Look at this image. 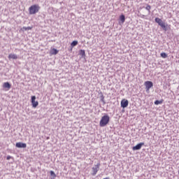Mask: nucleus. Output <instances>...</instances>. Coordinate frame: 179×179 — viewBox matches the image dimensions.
I'll list each match as a JSON object with an SVG mask.
<instances>
[{
	"label": "nucleus",
	"instance_id": "nucleus-8",
	"mask_svg": "<svg viewBox=\"0 0 179 179\" xmlns=\"http://www.w3.org/2000/svg\"><path fill=\"white\" fill-rule=\"evenodd\" d=\"M129 104V102L127 99H122L121 101V107L122 108H127V106Z\"/></svg>",
	"mask_w": 179,
	"mask_h": 179
},
{
	"label": "nucleus",
	"instance_id": "nucleus-20",
	"mask_svg": "<svg viewBox=\"0 0 179 179\" xmlns=\"http://www.w3.org/2000/svg\"><path fill=\"white\" fill-rule=\"evenodd\" d=\"M162 19L159 18V17H156L155 18V22L157 23L158 24H160V22H162Z\"/></svg>",
	"mask_w": 179,
	"mask_h": 179
},
{
	"label": "nucleus",
	"instance_id": "nucleus-2",
	"mask_svg": "<svg viewBox=\"0 0 179 179\" xmlns=\"http://www.w3.org/2000/svg\"><path fill=\"white\" fill-rule=\"evenodd\" d=\"M40 6L37 4L32 5L29 7V15H36V13H38V10H40Z\"/></svg>",
	"mask_w": 179,
	"mask_h": 179
},
{
	"label": "nucleus",
	"instance_id": "nucleus-1",
	"mask_svg": "<svg viewBox=\"0 0 179 179\" xmlns=\"http://www.w3.org/2000/svg\"><path fill=\"white\" fill-rule=\"evenodd\" d=\"M108 122H110V116H108V115H105L101 117L99 122V127H106Z\"/></svg>",
	"mask_w": 179,
	"mask_h": 179
},
{
	"label": "nucleus",
	"instance_id": "nucleus-3",
	"mask_svg": "<svg viewBox=\"0 0 179 179\" xmlns=\"http://www.w3.org/2000/svg\"><path fill=\"white\" fill-rule=\"evenodd\" d=\"M144 85L145 86V92H148L153 87V83L152 81H145Z\"/></svg>",
	"mask_w": 179,
	"mask_h": 179
},
{
	"label": "nucleus",
	"instance_id": "nucleus-14",
	"mask_svg": "<svg viewBox=\"0 0 179 179\" xmlns=\"http://www.w3.org/2000/svg\"><path fill=\"white\" fill-rule=\"evenodd\" d=\"M120 20L122 24H123V23L125 22V15H121L120 16Z\"/></svg>",
	"mask_w": 179,
	"mask_h": 179
},
{
	"label": "nucleus",
	"instance_id": "nucleus-13",
	"mask_svg": "<svg viewBox=\"0 0 179 179\" xmlns=\"http://www.w3.org/2000/svg\"><path fill=\"white\" fill-rule=\"evenodd\" d=\"M99 95H100L101 101H102L103 104H106V100H104V95H103V92H99Z\"/></svg>",
	"mask_w": 179,
	"mask_h": 179
},
{
	"label": "nucleus",
	"instance_id": "nucleus-22",
	"mask_svg": "<svg viewBox=\"0 0 179 179\" xmlns=\"http://www.w3.org/2000/svg\"><path fill=\"white\" fill-rule=\"evenodd\" d=\"M140 17H141V19H145V17L146 16V15H143V14H140Z\"/></svg>",
	"mask_w": 179,
	"mask_h": 179
},
{
	"label": "nucleus",
	"instance_id": "nucleus-4",
	"mask_svg": "<svg viewBox=\"0 0 179 179\" xmlns=\"http://www.w3.org/2000/svg\"><path fill=\"white\" fill-rule=\"evenodd\" d=\"M100 170V163H98L97 165H95L92 167V176H96L97 174V171Z\"/></svg>",
	"mask_w": 179,
	"mask_h": 179
},
{
	"label": "nucleus",
	"instance_id": "nucleus-19",
	"mask_svg": "<svg viewBox=\"0 0 179 179\" xmlns=\"http://www.w3.org/2000/svg\"><path fill=\"white\" fill-rule=\"evenodd\" d=\"M50 176L53 177V178H55V177H57V175L55 174V172H54V171H50Z\"/></svg>",
	"mask_w": 179,
	"mask_h": 179
},
{
	"label": "nucleus",
	"instance_id": "nucleus-15",
	"mask_svg": "<svg viewBox=\"0 0 179 179\" xmlns=\"http://www.w3.org/2000/svg\"><path fill=\"white\" fill-rule=\"evenodd\" d=\"M50 54H52V55H57V54H58V50L53 48L51 51H50Z\"/></svg>",
	"mask_w": 179,
	"mask_h": 179
},
{
	"label": "nucleus",
	"instance_id": "nucleus-10",
	"mask_svg": "<svg viewBox=\"0 0 179 179\" xmlns=\"http://www.w3.org/2000/svg\"><path fill=\"white\" fill-rule=\"evenodd\" d=\"M3 87L4 89H8V90H9V89L12 87V85H10V83H9V82H6L3 84Z\"/></svg>",
	"mask_w": 179,
	"mask_h": 179
},
{
	"label": "nucleus",
	"instance_id": "nucleus-21",
	"mask_svg": "<svg viewBox=\"0 0 179 179\" xmlns=\"http://www.w3.org/2000/svg\"><path fill=\"white\" fill-rule=\"evenodd\" d=\"M160 55H161L162 58H167V55L166 52H162L160 54Z\"/></svg>",
	"mask_w": 179,
	"mask_h": 179
},
{
	"label": "nucleus",
	"instance_id": "nucleus-9",
	"mask_svg": "<svg viewBox=\"0 0 179 179\" xmlns=\"http://www.w3.org/2000/svg\"><path fill=\"white\" fill-rule=\"evenodd\" d=\"M159 26H160L162 27V29L163 30H164V31H167V24H166V23L164 22H163V20H162L159 24H158Z\"/></svg>",
	"mask_w": 179,
	"mask_h": 179
},
{
	"label": "nucleus",
	"instance_id": "nucleus-24",
	"mask_svg": "<svg viewBox=\"0 0 179 179\" xmlns=\"http://www.w3.org/2000/svg\"><path fill=\"white\" fill-rule=\"evenodd\" d=\"M10 159H12V157H10V155L7 156V159L8 160H10Z\"/></svg>",
	"mask_w": 179,
	"mask_h": 179
},
{
	"label": "nucleus",
	"instance_id": "nucleus-7",
	"mask_svg": "<svg viewBox=\"0 0 179 179\" xmlns=\"http://www.w3.org/2000/svg\"><path fill=\"white\" fill-rule=\"evenodd\" d=\"M145 145V143H140L137 144L136 146L132 148V150H141L142 149V146Z\"/></svg>",
	"mask_w": 179,
	"mask_h": 179
},
{
	"label": "nucleus",
	"instance_id": "nucleus-16",
	"mask_svg": "<svg viewBox=\"0 0 179 179\" xmlns=\"http://www.w3.org/2000/svg\"><path fill=\"white\" fill-rule=\"evenodd\" d=\"M145 9L146 10H148V15H150V9H152V6H150L149 4H147Z\"/></svg>",
	"mask_w": 179,
	"mask_h": 179
},
{
	"label": "nucleus",
	"instance_id": "nucleus-18",
	"mask_svg": "<svg viewBox=\"0 0 179 179\" xmlns=\"http://www.w3.org/2000/svg\"><path fill=\"white\" fill-rule=\"evenodd\" d=\"M78 44V41H73L71 43V47H76V45Z\"/></svg>",
	"mask_w": 179,
	"mask_h": 179
},
{
	"label": "nucleus",
	"instance_id": "nucleus-12",
	"mask_svg": "<svg viewBox=\"0 0 179 179\" xmlns=\"http://www.w3.org/2000/svg\"><path fill=\"white\" fill-rule=\"evenodd\" d=\"M79 54L80 55H81L82 58H85V57H86V52L85 51V50H80Z\"/></svg>",
	"mask_w": 179,
	"mask_h": 179
},
{
	"label": "nucleus",
	"instance_id": "nucleus-6",
	"mask_svg": "<svg viewBox=\"0 0 179 179\" xmlns=\"http://www.w3.org/2000/svg\"><path fill=\"white\" fill-rule=\"evenodd\" d=\"M31 100L32 107H34V108H36V107L38 106V101H36V96H32L31 98Z\"/></svg>",
	"mask_w": 179,
	"mask_h": 179
},
{
	"label": "nucleus",
	"instance_id": "nucleus-23",
	"mask_svg": "<svg viewBox=\"0 0 179 179\" xmlns=\"http://www.w3.org/2000/svg\"><path fill=\"white\" fill-rule=\"evenodd\" d=\"M24 29H25V30H31V27H24Z\"/></svg>",
	"mask_w": 179,
	"mask_h": 179
},
{
	"label": "nucleus",
	"instance_id": "nucleus-11",
	"mask_svg": "<svg viewBox=\"0 0 179 179\" xmlns=\"http://www.w3.org/2000/svg\"><path fill=\"white\" fill-rule=\"evenodd\" d=\"M8 59H17V55L10 54L8 55Z\"/></svg>",
	"mask_w": 179,
	"mask_h": 179
},
{
	"label": "nucleus",
	"instance_id": "nucleus-5",
	"mask_svg": "<svg viewBox=\"0 0 179 179\" xmlns=\"http://www.w3.org/2000/svg\"><path fill=\"white\" fill-rule=\"evenodd\" d=\"M15 146L19 149H25V148H27V145L25 143L22 142L16 143Z\"/></svg>",
	"mask_w": 179,
	"mask_h": 179
},
{
	"label": "nucleus",
	"instance_id": "nucleus-17",
	"mask_svg": "<svg viewBox=\"0 0 179 179\" xmlns=\"http://www.w3.org/2000/svg\"><path fill=\"white\" fill-rule=\"evenodd\" d=\"M163 103V101H159V100H156L154 102V104H155V106H159V104H162Z\"/></svg>",
	"mask_w": 179,
	"mask_h": 179
}]
</instances>
